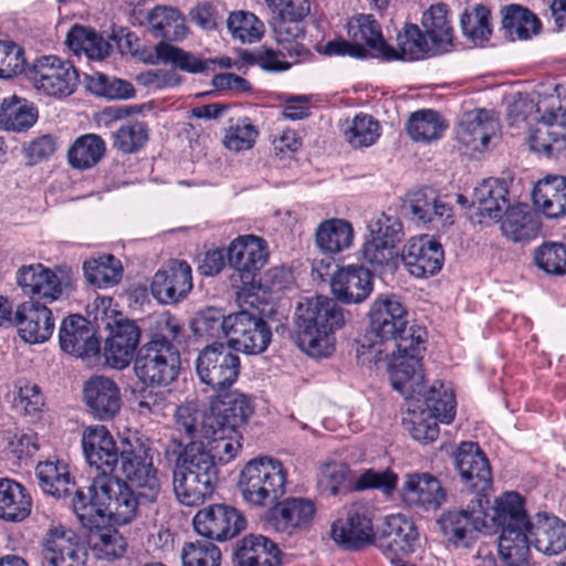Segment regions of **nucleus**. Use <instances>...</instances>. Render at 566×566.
Instances as JSON below:
<instances>
[{
  "label": "nucleus",
  "instance_id": "1",
  "mask_svg": "<svg viewBox=\"0 0 566 566\" xmlns=\"http://www.w3.org/2000/svg\"><path fill=\"white\" fill-rule=\"evenodd\" d=\"M408 312L396 295L378 297L369 311L370 332L380 343L391 346L389 367L391 385L399 392L421 389V353L427 339L426 328L408 326Z\"/></svg>",
  "mask_w": 566,
  "mask_h": 566
},
{
  "label": "nucleus",
  "instance_id": "2",
  "mask_svg": "<svg viewBox=\"0 0 566 566\" xmlns=\"http://www.w3.org/2000/svg\"><path fill=\"white\" fill-rule=\"evenodd\" d=\"M345 323V311L335 300L324 295L305 298L295 311L296 345L311 357H328L335 350V332Z\"/></svg>",
  "mask_w": 566,
  "mask_h": 566
},
{
  "label": "nucleus",
  "instance_id": "3",
  "mask_svg": "<svg viewBox=\"0 0 566 566\" xmlns=\"http://www.w3.org/2000/svg\"><path fill=\"white\" fill-rule=\"evenodd\" d=\"M534 111L533 120L536 126L531 130L528 143L533 151L553 156L566 149V118L556 96L544 98L536 104L526 99L515 101L510 105L509 119L511 125L518 126L527 122Z\"/></svg>",
  "mask_w": 566,
  "mask_h": 566
},
{
  "label": "nucleus",
  "instance_id": "4",
  "mask_svg": "<svg viewBox=\"0 0 566 566\" xmlns=\"http://www.w3.org/2000/svg\"><path fill=\"white\" fill-rule=\"evenodd\" d=\"M268 260L266 243L256 235H240L228 248V262L233 273L231 287L235 290L239 306L258 308L261 303V284L255 282L256 272Z\"/></svg>",
  "mask_w": 566,
  "mask_h": 566
},
{
  "label": "nucleus",
  "instance_id": "5",
  "mask_svg": "<svg viewBox=\"0 0 566 566\" xmlns=\"http://www.w3.org/2000/svg\"><path fill=\"white\" fill-rule=\"evenodd\" d=\"M286 481L287 472L281 461L258 457L242 468L238 489L248 504L261 507L276 502L285 493Z\"/></svg>",
  "mask_w": 566,
  "mask_h": 566
},
{
  "label": "nucleus",
  "instance_id": "6",
  "mask_svg": "<svg viewBox=\"0 0 566 566\" xmlns=\"http://www.w3.org/2000/svg\"><path fill=\"white\" fill-rule=\"evenodd\" d=\"M150 448L136 440L123 441L118 462L109 476L119 479L136 490L138 496L154 501L160 491L158 471L153 464Z\"/></svg>",
  "mask_w": 566,
  "mask_h": 566
},
{
  "label": "nucleus",
  "instance_id": "7",
  "mask_svg": "<svg viewBox=\"0 0 566 566\" xmlns=\"http://www.w3.org/2000/svg\"><path fill=\"white\" fill-rule=\"evenodd\" d=\"M134 370L145 386L166 387L179 375V352L169 340L153 338L138 349Z\"/></svg>",
  "mask_w": 566,
  "mask_h": 566
},
{
  "label": "nucleus",
  "instance_id": "8",
  "mask_svg": "<svg viewBox=\"0 0 566 566\" xmlns=\"http://www.w3.org/2000/svg\"><path fill=\"white\" fill-rule=\"evenodd\" d=\"M347 29L353 43L343 39L329 41L324 49L326 55L364 57L366 53L364 45H366L387 61L397 56L395 49L385 42L380 25L373 15L359 14L352 18L347 23Z\"/></svg>",
  "mask_w": 566,
  "mask_h": 566
},
{
  "label": "nucleus",
  "instance_id": "9",
  "mask_svg": "<svg viewBox=\"0 0 566 566\" xmlns=\"http://www.w3.org/2000/svg\"><path fill=\"white\" fill-rule=\"evenodd\" d=\"M488 504L485 495H478L468 509L443 513L438 524L444 538L457 547H469L476 541L479 533H489Z\"/></svg>",
  "mask_w": 566,
  "mask_h": 566
},
{
  "label": "nucleus",
  "instance_id": "10",
  "mask_svg": "<svg viewBox=\"0 0 566 566\" xmlns=\"http://www.w3.org/2000/svg\"><path fill=\"white\" fill-rule=\"evenodd\" d=\"M240 307L241 311L226 317L224 336L229 347L249 355L261 354L271 342V329L259 314L249 311L250 306Z\"/></svg>",
  "mask_w": 566,
  "mask_h": 566
},
{
  "label": "nucleus",
  "instance_id": "11",
  "mask_svg": "<svg viewBox=\"0 0 566 566\" xmlns=\"http://www.w3.org/2000/svg\"><path fill=\"white\" fill-rule=\"evenodd\" d=\"M29 78L38 91L57 98L70 96L78 85L74 65L55 55L36 59L29 71Z\"/></svg>",
  "mask_w": 566,
  "mask_h": 566
},
{
  "label": "nucleus",
  "instance_id": "12",
  "mask_svg": "<svg viewBox=\"0 0 566 566\" xmlns=\"http://www.w3.org/2000/svg\"><path fill=\"white\" fill-rule=\"evenodd\" d=\"M196 369L202 382L216 390H222L237 380L240 359L223 344L214 343L199 353Z\"/></svg>",
  "mask_w": 566,
  "mask_h": 566
},
{
  "label": "nucleus",
  "instance_id": "13",
  "mask_svg": "<svg viewBox=\"0 0 566 566\" xmlns=\"http://www.w3.org/2000/svg\"><path fill=\"white\" fill-rule=\"evenodd\" d=\"M192 524L201 536L223 542L241 533L247 526V521L234 506L212 504L199 510L193 516Z\"/></svg>",
  "mask_w": 566,
  "mask_h": 566
},
{
  "label": "nucleus",
  "instance_id": "14",
  "mask_svg": "<svg viewBox=\"0 0 566 566\" xmlns=\"http://www.w3.org/2000/svg\"><path fill=\"white\" fill-rule=\"evenodd\" d=\"M418 542L419 532L410 517L392 514L385 518L379 532L378 546L388 560L408 557L415 552Z\"/></svg>",
  "mask_w": 566,
  "mask_h": 566
},
{
  "label": "nucleus",
  "instance_id": "15",
  "mask_svg": "<svg viewBox=\"0 0 566 566\" xmlns=\"http://www.w3.org/2000/svg\"><path fill=\"white\" fill-rule=\"evenodd\" d=\"M331 537L339 546L358 551L375 542L370 513L364 506H352L346 517L339 518L332 524Z\"/></svg>",
  "mask_w": 566,
  "mask_h": 566
},
{
  "label": "nucleus",
  "instance_id": "16",
  "mask_svg": "<svg viewBox=\"0 0 566 566\" xmlns=\"http://www.w3.org/2000/svg\"><path fill=\"white\" fill-rule=\"evenodd\" d=\"M192 289L191 266L186 261L170 260L151 281L153 296L161 304H176Z\"/></svg>",
  "mask_w": 566,
  "mask_h": 566
},
{
  "label": "nucleus",
  "instance_id": "17",
  "mask_svg": "<svg viewBox=\"0 0 566 566\" xmlns=\"http://www.w3.org/2000/svg\"><path fill=\"white\" fill-rule=\"evenodd\" d=\"M500 132V123L493 112L473 109L463 114L455 137L468 153H482Z\"/></svg>",
  "mask_w": 566,
  "mask_h": 566
},
{
  "label": "nucleus",
  "instance_id": "18",
  "mask_svg": "<svg viewBox=\"0 0 566 566\" xmlns=\"http://www.w3.org/2000/svg\"><path fill=\"white\" fill-rule=\"evenodd\" d=\"M44 566H84L85 552L78 536L63 526L51 527L43 543Z\"/></svg>",
  "mask_w": 566,
  "mask_h": 566
},
{
  "label": "nucleus",
  "instance_id": "19",
  "mask_svg": "<svg viewBox=\"0 0 566 566\" xmlns=\"http://www.w3.org/2000/svg\"><path fill=\"white\" fill-rule=\"evenodd\" d=\"M401 259L408 272L415 277H426L439 272L444 253L440 242L428 234L415 237L405 244Z\"/></svg>",
  "mask_w": 566,
  "mask_h": 566
},
{
  "label": "nucleus",
  "instance_id": "20",
  "mask_svg": "<svg viewBox=\"0 0 566 566\" xmlns=\"http://www.w3.org/2000/svg\"><path fill=\"white\" fill-rule=\"evenodd\" d=\"M107 484L104 475H96L86 489H77L72 499L73 511L88 531L102 525L107 516Z\"/></svg>",
  "mask_w": 566,
  "mask_h": 566
},
{
  "label": "nucleus",
  "instance_id": "21",
  "mask_svg": "<svg viewBox=\"0 0 566 566\" xmlns=\"http://www.w3.org/2000/svg\"><path fill=\"white\" fill-rule=\"evenodd\" d=\"M82 448L87 463L101 471L99 475L114 471L120 449L105 426L87 427L82 434Z\"/></svg>",
  "mask_w": 566,
  "mask_h": 566
},
{
  "label": "nucleus",
  "instance_id": "22",
  "mask_svg": "<svg viewBox=\"0 0 566 566\" xmlns=\"http://www.w3.org/2000/svg\"><path fill=\"white\" fill-rule=\"evenodd\" d=\"M17 283L30 301L52 303L63 292L62 281L50 268L41 263L23 265L17 271Z\"/></svg>",
  "mask_w": 566,
  "mask_h": 566
},
{
  "label": "nucleus",
  "instance_id": "23",
  "mask_svg": "<svg viewBox=\"0 0 566 566\" xmlns=\"http://www.w3.org/2000/svg\"><path fill=\"white\" fill-rule=\"evenodd\" d=\"M455 467L462 482L475 491V499L490 488L492 472L485 454L478 443L462 442L454 457Z\"/></svg>",
  "mask_w": 566,
  "mask_h": 566
},
{
  "label": "nucleus",
  "instance_id": "24",
  "mask_svg": "<svg viewBox=\"0 0 566 566\" xmlns=\"http://www.w3.org/2000/svg\"><path fill=\"white\" fill-rule=\"evenodd\" d=\"M106 326L111 332L104 346L105 361L112 368L124 369L132 361L140 339V331L134 322L123 318L115 321L114 326L107 322Z\"/></svg>",
  "mask_w": 566,
  "mask_h": 566
},
{
  "label": "nucleus",
  "instance_id": "25",
  "mask_svg": "<svg viewBox=\"0 0 566 566\" xmlns=\"http://www.w3.org/2000/svg\"><path fill=\"white\" fill-rule=\"evenodd\" d=\"M400 497L409 507L432 511L442 505L446 492L436 476L429 473H411L405 476Z\"/></svg>",
  "mask_w": 566,
  "mask_h": 566
},
{
  "label": "nucleus",
  "instance_id": "26",
  "mask_svg": "<svg viewBox=\"0 0 566 566\" xmlns=\"http://www.w3.org/2000/svg\"><path fill=\"white\" fill-rule=\"evenodd\" d=\"M331 289L336 300L343 303H360L373 291V275L363 265L340 266L332 276Z\"/></svg>",
  "mask_w": 566,
  "mask_h": 566
},
{
  "label": "nucleus",
  "instance_id": "27",
  "mask_svg": "<svg viewBox=\"0 0 566 566\" xmlns=\"http://www.w3.org/2000/svg\"><path fill=\"white\" fill-rule=\"evenodd\" d=\"M14 319L19 335L30 344L46 342L54 331L52 312L35 301L23 302L17 308Z\"/></svg>",
  "mask_w": 566,
  "mask_h": 566
},
{
  "label": "nucleus",
  "instance_id": "28",
  "mask_svg": "<svg viewBox=\"0 0 566 566\" xmlns=\"http://www.w3.org/2000/svg\"><path fill=\"white\" fill-rule=\"evenodd\" d=\"M209 409L213 427L226 432L240 429L253 412L249 398L238 391L219 395L211 400Z\"/></svg>",
  "mask_w": 566,
  "mask_h": 566
},
{
  "label": "nucleus",
  "instance_id": "29",
  "mask_svg": "<svg viewBox=\"0 0 566 566\" xmlns=\"http://www.w3.org/2000/svg\"><path fill=\"white\" fill-rule=\"evenodd\" d=\"M413 220L427 229L444 231L454 222L453 209L433 191H419L410 199Z\"/></svg>",
  "mask_w": 566,
  "mask_h": 566
},
{
  "label": "nucleus",
  "instance_id": "30",
  "mask_svg": "<svg viewBox=\"0 0 566 566\" xmlns=\"http://www.w3.org/2000/svg\"><path fill=\"white\" fill-rule=\"evenodd\" d=\"M84 401L95 417L112 419L120 409V391L117 384L105 376H93L83 388Z\"/></svg>",
  "mask_w": 566,
  "mask_h": 566
},
{
  "label": "nucleus",
  "instance_id": "31",
  "mask_svg": "<svg viewBox=\"0 0 566 566\" xmlns=\"http://www.w3.org/2000/svg\"><path fill=\"white\" fill-rule=\"evenodd\" d=\"M59 339L62 350L76 357H91L99 352L98 339L81 315H70L62 322Z\"/></svg>",
  "mask_w": 566,
  "mask_h": 566
},
{
  "label": "nucleus",
  "instance_id": "32",
  "mask_svg": "<svg viewBox=\"0 0 566 566\" xmlns=\"http://www.w3.org/2000/svg\"><path fill=\"white\" fill-rule=\"evenodd\" d=\"M532 545L547 556L558 555L566 548V524L555 515L537 513L530 525Z\"/></svg>",
  "mask_w": 566,
  "mask_h": 566
},
{
  "label": "nucleus",
  "instance_id": "33",
  "mask_svg": "<svg viewBox=\"0 0 566 566\" xmlns=\"http://www.w3.org/2000/svg\"><path fill=\"white\" fill-rule=\"evenodd\" d=\"M509 187L499 178L484 179L473 190L472 206L483 218L499 221L503 212L510 208Z\"/></svg>",
  "mask_w": 566,
  "mask_h": 566
},
{
  "label": "nucleus",
  "instance_id": "34",
  "mask_svg": "<svg viewBox=\"0 0 566 566\" xmlns=\"http://www.w3.org/2000/svg\"><path fill=\"white\" fill-rule=\"evenodd\" d=\"M315 512V504L310 499L289 497L279 503L273 512V525L276 531L291 535L307 528Z\"/></svg>",
  "mask_w": 566,
  "mask_h": 566
},
{
  "label": "nucleus",
  "instance_id": "35",
  "mask_svg": "<svg viewBox=\"0 0 566 566\" xmlns=\"http://www.w3.org/2000/svg\"><path fill=\"white\" fill-rule=\"evenodd\" d=\"M238 566H280L281 551L270 538L261 534H249L235 546Z\"/></svg>",
  "mask_w": 566,
  "mask_h": 566
},
{
  "label": "nucleus",
  "instance_id": "36",
  "mask_svg": "<svg viewBox=\"0 0 566 566\" xmlns=\"http://www.w3.org/2000/svg\"><path fill=\"white\" fill-rule=\"evenodd\" d=\"M534 207L549 219L566 214V177L549 176L539 180L532 193Z\"/></svg>",
  "mask_w": 566,
  "mask_h": 566
},
{
  "label": "nucleus",
  "instance_id": "37",
  "mask_svg": "<svg viewBox=\"0 0 566 566\" xmlns=\"http://www.w3.org/2000/svg\"><path fill=\"white\" fill-rule=\"evenodd\" d=\"M104 482L108 485L106 494L107 516L116 524H127L137 514L138 501L133 486L126 485L119 479L104 474Z\"/></svg>",
  "mask_w": 566,
  "mask_h": 566
},
{
  "label": "nucleus",
  "instance_id": "38",
  "mask_svg": "<svg viewBox=\"0 0 566 566\" xmlns=\"http://www.w3.org/2000/svg\"><path fill=\"white\" fill-rule=\"evenodd\" d=\"M422 381L424 376L422 375ZM432 385V387L426 391L424 385L421 382V389L419 391L400 392L407 400L420 401L423 398L426 409L422 411L430 416L434 421L443 423H450L455 416V399L454 395L444 389L443 384L439 382Z\"/></svg>",
  "mask_w": 566,
  "mask_h": 566
},
{
  "label": "nucleus",
  "instance_id": "39",
  "mask_svg": "<svg viewBox=\"0 0 566 566\" xmlns=\"http://www.w3.org/2000/svg\"><path fill=\"white\" fill-rule=\"evenodd\" d=\"M32 497L29 491L11 479H0V518L10 523H20L29 517Z\"/></svg>",
  "mask_w": 566,
  "mask_h": 566
},
{
  "label": "nucleus",
  "instance_id": "40",
  "mask_svg": "<svg viewBox=\"0 0 566 566\" xmlns=\"http://www.w3.org/2000/svg\"><path fill=\"white\" fill-rule=\"evenodd\" d=\"M174 417L176 429L190 439L203 440L205 437H211L216 432L210 410L201 408L196 400L178 406Z\"/></svg>",
  "mask_w": 566,
  "mask_h": 566
},
{
  "label": "nucleus",
  "instance_id": "41",
  "mask_svg": "<svg viewBox=\"0 0 566 566\" xmlns=\"http://www.w3.org/2000/svg\"><path fill=\"white\" fill-rule=\"evenodd\" d=\"M175 470L218 482V468L203 441L195 440L186 444L177 457Z\"/></svg>",
  "mask_w": 566,
  "mask_h": 566
},
{
  "label": "nucleus",
  "instance_id": "42",
  "mask_svg": "<svg viewBox=\"0 0 566 566\" xmlns=\"http://www.w3.org/2000/svg\"><path fill=\"white\" fill-rule=\"evenodd\" d=\"M532 544L531 527L507 526L499 537V553L506 566H527Z\"/></svg>",
  "mask_w": 566,
  "mask_h": 566
},
{
  "label": "nucleus",
  "instance_id": "43",
  "mask_svg": "<svg viewBox=\"0 0 566 566\" xmlns=\"http://www.w3.org/2000/svg\"><path fill=\"white\" fill-rule=\"evenodd\" d=\"M502 29L510 41H525L541 32V20L520 4L505 6L501 10Z\"/></svg>",
  "mask_w": 566,
  "mask_h": 566
},
{
  "label": "nucleus",
  "instance_id": "44",
  "mask_svg": "<svg viewBox=\"0 0 566 566\" xmlns=\"http://www.w3.org/2000/svg\"><path fill=\"white\" fill-rule=\"evenodd\" d=\"M503 235L514 242L528 241L541 232L537 216L525 205L510 207L501 223Z\"/></svg>",
  "mask_w": 566,
  "mask_h": 566
},
{
  "label": "nucleus",
  "instance_id": "45",
  "mask_svg": "<svg viewBox=\"0 0 566 566\" xmlns=\"http://www.w3.org/2000/svg\"><path fill=\"white\" fill-rule=\"evenodd\" d=\"M353 241V227L344 219L332 218L325 220L315 230L316 245L327 254H337L349 249Z\"/></svg>",
  "mask_w": 566,
  "mask_h": 566
},
{
  "label": "nucleus",
  "instance_id": "46",
  "mask_svg": "<svg viewBox=\"0 0 566 566\" xmlns=\"http://www.w3.org/2000/svg\"><path fill=\"white\" fill-rule=\"evenodd\" d=\"M421 25L433 43L436 52H444L452 45L453 29L444 3L432 4L426 10L421 18Z\"/></svg>",
  "mask_w": 566,
  "mask_h": 566
},
{
  "label": "nucleus",
  "instance_id": "47",
  "mask_svg": "<svg viewBox=\"0 0 566 566\" xmlns=\"http://www.w3.org/2000/svg\"><path fill=\"white\" fill-rule=\"evenodd\" d=\"M38 119L36 108L25 98L12 95L0 103V128L8 132H25Z\"/></svg>",
  "mask_w": 566,
  "mask_h": 566
},
{
  "label": "nucleus",
  "instance_id": "48",
  "mask_svg": "<svg viewBox=\"0 0 566 566\" xmlns=\"http://www.w3.org/2000/svg\"><path fill=\"white\" fill-rule=\"evenodd\" d=\"M217 482L206 481L201 476L192 475L174 469L172 486L177 500L187 506H197L211 497Z\"/></svg>",
  "mask_w": 566,
  "mask_h": 566
},
{
  "label": "nucleus",
  "instance_id": "49",
  "mask_svg": "<svg viewBox=\"0 0 566 566\" xmlns=\"http://www.w3.org/2000/svg\"><path fill=\"white\" fill-rule=\"evenodd\" d=\"M524 499L516 492H506L494 501L493 516L489 520L490 530L493 524L504 530L507 526H526L531 525L532 520L528 518Z\"/></svg>",
  "mask_w": 566,
  "mask_h": 566
},
{
  "label": "nucleus",
  "instance_id": "50",
  "mask_svg": "<svg viewBox=\"0 0 566 566\" xmlns=\"http://www.w3.org/2000/svg\"><path fill=\"white\" fill-rule=\"evenodd\" d=\"M446 129V120L433 109L416 111L410 114L406 123L408 136L417 143L436 142L443 136Z\"/></svg>",
  "mask_w": 566,
  "mask_h": 566
},
{
  "label": "nucleus",
  "instance_id": "51",
  "mask_svg": "<svg viewBox=\"0 0 566 566\" xmlns=\"http://www.w3.org/2000/svg\"><path fill=\"white\" fill-rule=\"evenodd\" d=\"M106 153V144L96 134L77 137L67 150L69 164L76 169H90L97 165Z\"/></svg>",
  "mask_w": 566,
  "mask_h": 566
},
{
  "label": "nucleus",
  "instance_id": "52",
  "mask_svg": "<svg viewBox=\"0 0 566 566\" xmlns=\"http://www.w3.org/2000/svg\"><path fill=\"white\" fill-rule=\"evenodd\" d=\"M83 271L87 282L98 289L117 284L123 275L122 262L113 254H101L86 260Z\"/></svg>",
  "mask_w": 566,
  "mask_h": 566
},
{
  "label": "nucleus",
  "instance_id": "53",
  "mask_svg": "<svg viewBox=\"0 0 566 566\" xmlns=\"http://www.w3.org/2000/svg\"><path fill=\"white\" fill-rule=\"evenodd\" d=\"M35 475L39 486L44 493L55 497H61L69 493L71 485L70 472L63 461L46 460L40 462L35 468Z\"/></svg>",
  "mask_w": 566,
  "mask_h": 566
},
{
  "label": "nucleus",
  "instance_id": "54",
  "mask_svg": "<svg viewBox=\"0 0 566 566\" xmlns=\"http://www.w3.org/2000/svg\"><path fill=\"white\" fill-rule=\"evenodd\" d=\"M66 44L75 54H85L88 59L102 60L109 53V43L94 30L75 25L66 36Z\"/></svg>",
  "mask_w": 566,
  "mask_h": 566
},
{
  "label": "nucleus",
  "instance_id": "55",
  "mask_svg": "<svg viewBox=\"0 0 566 566\" xmlns=\"http://www.w3.org/2000/svg\"><path fill=\"white\" fill-rule=\"evenodd\" d=\"M398 50L394 60H420L427 54H437L433 43L416 24H407L397 35Z\"/></svg>",
  "mask_w": 566,
  "mask_h": 566
},
{
  "label": "nucleus",
  "instance_id": "56",
  "mask_svg": "<svg viewBox=\"0 0 566 566\" xmlns=\"http://www.w3.org/2000/svg\"><path fill=\"white\" fill-rule=\"evenodd\" d=\"M88 543L97 558H118L127 546L125 537L111 525H99L90 531Z\"/></svg>",
  "mask_w": 566,
  "mask_h": 566
},
{
  "label": "nucleus",
  "instance_id": "57",
  "mask_svg": "<svg viewBox=\"0 0 566 566\" xmlns=\"http://www.w3.org/2000/svg\"><path fill=\"white\" fill-rule=\"evenodd\" d=\"M155 52L163 63L171 64L175 69L192 74L203 73L210 64L216 63L214 60H201L192 53L166 42L158 43Z\"/></svg>",
  "mask_w": 566,
  "mask_h": 566
},
{
  "label": "nucleus",
  "instance_id": "58",
  "mask_svg": "<svg viewBox=\"0 0 566 566\" xmlns=\"http://www.w3.org/2000/svg\"><path fill=\"white\" fill-rule=\"evenodd\" d=\"M302 20H292L287 18H274L272 29L277 43L284 46L287 51V56L304 60L310 55L308 50L297 42L300 38L304 36V28L301 24Z\"/></svg>",
  "mask_w": 566,
  "mask_h": 566
},
{
  "label": "nucleus",
  "instance_id": "59",
  "mask_svg": "<svg viewBox=\"0 0 566 566\" xmlns=\"http://www.w3.org/2000/svg\"><path fill=\"white\" fill-rule=\"evenodd\" d=\"M148 21L156 34L168 41L181 40L187 31L184 17L174 8L156 7Z\"/></svg>",
  "mask_w": 566,
  "mask_h": 566
},
{
  "label": "nucleus",
  "instance_id": "60",
  "mask_svg": "<svg viewBox=\"0 0 566 566\" xmlns=\"http://www.w3.org/2000/svg\"><path fill=\"white\" fill-rule=\"evenodd\" d=\"M229 32L241 43H253L264 34L263 22L253 13L237 11L230 13L227 20Z\"/></svg>",
  "mask_w": 566,
  "mask_h": 566
},
{
  "label": "nucleus",
  "instance_id": "61",
  "mask_svg": "<svg viewBox=\"0 0 566 566\" xmlns=\"http://www.w3.org/2000/svg\"><path fill=\"white\" fill-rule=\"evenodd\" d=\"M460 22L464 36L474 43H483L492 34L491 12L483 4H478L470 11L467 10Z\"/></svg>",
  "mask_w": 566,
  "mask_h": 566
},
{
  "label": "nucleus",
  "instance_id": "62",
  "mask_svg": "<svg viewBox=\"0 0 566 566\" xmlns=\"http://www.w3.org/2000/svg\"><path fill=\"white\" fill-rule=\"evenodd\" d=\"M220 548L208 539L185 543L181 551L182 566H220Z\"/></svg>",
  "mask_w": 566,
  "mask_h": 566
},
{
  "label": "nucleus",
  "instance_id": "63",
  "mask_svg": "<svg viewBox=\"0 0 566 566\" xmlns=\"http://www.w3.org/2000/svg\"><path fill=\"white\" fill-rule=\"evenodd\" d=\"M535 264L553 275L566 274V244L562 242H544L534 252Z\"/></svg>",
  "mask_w": 566,
  "mask_h": 566
},
{
  "label": "nucleus",
  "instance_id": "64",
  "mask_svg": "<svg viewBox=\"0 0 566 566\" xmlns=\"http://www.w3.org/2000/svg\"><path fill=\"white\" fill-rule=\"evenodd\" d=\"M346 142L354 148L368 147L376 143L380 136L378 122L369 115H356L345 129Z\"/></svg>",
  "mask_w": 566,
  "mask_h": 566
}]
</instances>
